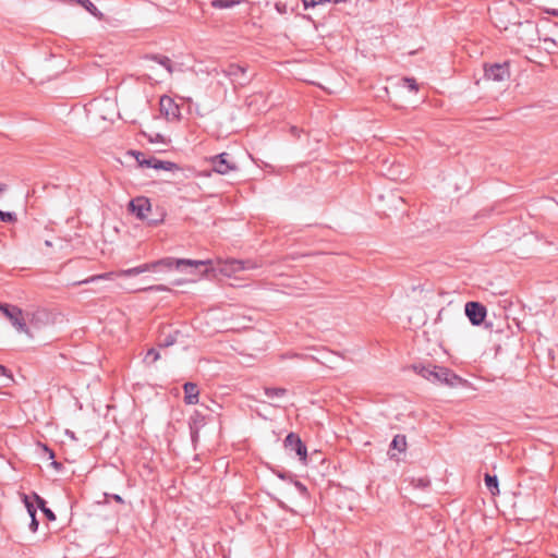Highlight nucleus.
<instances>
[{
	"instance_id": "8",
	"label": "nucleus",
	"mask_w": 558,
	"mask_h": 558,
	"mask_svg": "<svg viewBox=\"0 0 558 558\" xmlns=\"http://www.w3.org/2000/svg\"><path fill=\"white\" fill-rule=\"evenodd\" d=\"M140 274H141L140 266H136V267H133V268L120 270L118 272H106V274H102V275L90 276V277H88V278H86L84 280H81V281L76 282V284H86V283H90V282H94V281L100 280V279H111V278H113V276H117V277H132V276H137Z\"/></svg>"
},
{
	"instance_id": "27",
	"label": "nucleus",
	"mask_w": 558,
	"mask_h": 558,
	"mask_svg": "<svg viewBox=\"0 0 558 558\" xmlns=\"http://www.w3.org/2000/svg\"><path fill=\"white\" fill-rule=\"evenodd\" d=\"M155 60H157L162 66H165L169 73H172V64H171V60L169 58L161 57V58H155Z\"/></svg>"
},
{
	"instance_id": "20",
	"label": "nucleus",
	"mask_w": 558,
	"mask_h": 558,
	"mask_svg": "<svg viewBox=\"0 0 558 558\" xmlns=\"http://www.w3.org/2000/svg\"><path fill=\"white\" fill-rule=\"evenodd\" d=\"M0 376H2L4 378L3 381H2V386L3 387L10 386V384L14 381L13 375L3 365H0Z\"/></svg>"
},
{
	"instance_id": "18",
	"label": "nucleus",
	"mask_w": 558,
	"mask_h": 558,
	"mask_svg": "<svg viewBox=\"0 0 558 558\" xmlns=\"http://www.w3.org/2000/svg\"><path fill=\"white\" fill-rule=\"evenodd\" d=\"M485 484L494 496L499 494L498 481L496 476L486 474Z\"/></svg>"
},
{
	"instance_id": "35",
	"label": "nucleus",
	"mask_w": 558,
	"mask_h": 558,
	"mask_svg": "<svg viewBox=\"0 0 558 558\" xmlns=\"http://www.w3.org/2000/svg\"><path fill=\"white\" fill-rule=\"evenodd\" d=\"M51 465H52L53 468H56L57 470H59V469L61 468V463H59V462H57V461H52V462H51Z\"/></svg>"
},
{
	"instance_id": "12",
	"label": "nucleus",
	"mask_w": 558,
	"mask_h": 558,
	"mask_svg": "<svg viewBox=\"0 0 558 558\" xmlns=\"http://www.w3.org/2000/svg\"><path fill=\"white\" fill-rule=\"evenodd\" d=\"M184 389V401L187 404H196L198 403V395L199 390L196 384L194 383H185L183 386Z\"/></svg>"
},
{
	"instance_id": "7",
	"label": "nucleus",
	"mask_w": 558,
	"mask_h": 558,
	"mask_svg": "<svg viewBox=\"0 0 558 558\" xmlns=\"http://www.w3.org/2000/svg\"><path fill=\"white\" fill-rule=\"evenodd\" d=\"M129 210L135 214L138 219L146 220L148 213L151 210V205L148 198L140 196L130 202Z\"/></svg>"
},
{
	"instance_id": "29",
	"label": "nucleus",
	"mask_w": 558,
	"mask_h": 558,
	"mask_svg": "<svg viewBox=\"0 0 558 558\" xmlns=\"http://www.w3.org/2000/svg\"><path fill=\"white\" fill-rule=\"evenodd\" d=\"M175 342V337L172 335L167 336L160 343V347H170Z\"/></svg>"
},
{
	"instance_id": "24",
	"label": "nucleus",
	"mask_w": 558,
	"mask_h": 558,
	"mask_svg": "<svg viewBox=\"0 0 558 558\" xmlns=\"http://www.w3.org/2000/svg\"><path fill=\"white\" fill-rule=\"evenodd\" d=\"M148 140L150 143H162V144H167L169 141L163 136L161 135L160 133H154V134H149L147 135Z\"/></svg>"
},
{
	"instance_id": "37",
	"label": "nucleus",
	"mask_w": 558,
	"mask_h": 558,
	"mask_svg": "<svg viewBox=\"0 0 558 558\" xmlns=\"http://www.w3.org/2000/svg\"><path fill=\"white\" fill-rule=\"evenodd\" d=\"M45 246H46V247H52V242H51V241H49V240H46V241H45Z\"/></svg>"
},
{
	"instance_id": "26",
	"label": "nucleus",
	"mask_w": 558,
	"mask_h": 558,
	"mask_svg": "<svg viewBox=\"0 0 558 558\" xmlns=\"http://www.w3.org/2000/svg\"><path fill=\"white\" fill-rule=\"evenodd\" d=\"M402 83L404 84V86H407L412 92H417V89H418V86L414 78L404 77V78H402Z\"/></svg>"
},
{
	"instance_id": "39",
	"label": "nucleus",
	"mask_w": 558,
	"mask_h": 558,
	"mask_svg": "<svg viewBox=\"0 0 558 558\" xmlns=\"http://www.w3.org/2000/svg\"><path fill=\"white\" fill-rule=\"evenodd\" d=\"M113 498H114L118 502H122V498H121L119 495H116Z\"/></svg>"
},
{
	"instance_id": "43",
	"label": "nucleus",
	"mask_w": 558,
	"mask_h": 558,
	"mask_svg": "<svg viewBox=\"0 0 558 558\" xmlns=\"http://www.w3.org/2000/svg\"><path fill=\"white\" fill-rule=\"evenodd\" d=\"M441 314H442V310H441V311H439V313H438V318H440V317H441Z\"/></svg>"
},
{
	"instance_id": "17",
	"label": "nucleus",
	"mask_w": 558,
	"mask_h": 558,
	"mask_svg": "<svg viewBox=\"0 0 558 558\" xmlns=\"http://www.w3.org/2000/svg\"><path fill=\"white\" fill-rule=\"evenodd\" d=\"M77 2L95 17L99 20L102 19V13L95 7V4L92 1L77 0Z\"/></svg>"
},
{
	"instance_id": "9",
	"label": "nucleus",
	"mask_w": 558,
	"mask_h": 558,
	"mask_svg": "<svg viewBox=\"0 0 558 558\" xmlns=\"http://www.w3.org/2000/svg\"><path fill=\"white\" fill-rule=\"evenodd\" d=\"M160 112L169 121L180 118V108L174 100L168 96H162L159 101Z\"/></svg>"
},
{
	"instance_id": "34",
	"label": "nucleus",
	"mask_w": 558,
	"mask_h": 558,
	"mask_svg": "<svg viewBox=\"0 0 558 558\" xmlns=\"http://www.w3.org/2000/svg\"><path fill=\"white\" fill-rule=\"evenodd\" d=\"M44 450L45 452L48 454V458L49 459H53L54 458V453L52 450H50L48 447L44 446Z\"/></svg>"
},
{
	"instance_id": "21",
	"label": "nucleus",
	"mask_w": 558,
	"mask_h": 558,
	"mask_svg": "<svg viewBox=\"0 0 558 558\" xmlns=\"http://www.w3.org/2000/svg\"><path fill=\"white\" fill-rule=\"evenodd\" d=\"M287 393L284 388H265V395L270 398H281Z\"/></svg>"
},
{
	"instance_id": "30",
	"label": "nucleus",
	"mask_w": 558,
	"mask_h": 558,
	"mask_svg": "<svg viewBox=\"0 0 558 558\" xmlns=\"http://www.w3.org/2000/svg\"><path fill=\"white\" fill-rule=\"evenodd\" d=\"M25 506L27 508V511L31 517L36 515V509L34 508L33 504L28 501V497L24 496Z\"/></svg>"
},
{
	"instance_id": "22",
	"label": "nucleus",
	"mask_w": 558,
	"mask_h": 558,
	"mask_svg": "<svg viewBox=\"0 0 558 558\" xmlns=\"http://www.w3.org/2000/svg\"><path fill=\"white\" fill-rule=\"evenodd\" d=\"M135 157L141 167L154 168L153 160L156 159L155 157L145 158L142 153H137Z\"/></svg>"
},
{
	"instance_id": "5",
	"label": "nucleus",
	"mask_w": 558,
	"mask_h": 558,
	"mask_svg": "<svg viewBox=\"0 0 558 558\" xmlns=\"http://www.w3.org/2000/svg\"><path fill=\"white\" fill-rule=\"evenodd\" d=\"M3 315L11 322L13 327L19 331L27 335L29 338L33 337L29 328L26 325L23 311L14 305H8L3 308Z\"/></svg>"
},
{
	"instance_id": "3",
	"label": "nucleus",
	"mask_w": 558,
	"mask_h": 558,
	"mask_svg": "<svg viewBox=\"0 0 558 558\" xmlns=\"http://www.w3.org/2000/svg\"><path fill=\"white\" fill-rule=\"evenodd\" d=\"M484 78L486 82L505 84L510 78L509 63H493L484 65Z\"/></svg>"
},
{
	"instance_id": "44",
	"label": "nucleus",
	"mask_w": 558,
	"mask_h": 558,
	"mask_svg": "<svg viewBox=\"0 0 558 558\" xmlns=\"http://www.w3.org/2000/svg\"><path fill=\"white\" fill-rule=\"evenodd\" d=\"M192 438L195 440V438H196V434L195 433L192 434Z\"/></svg>"
},
{
	"instance_id": "13",
	"label": "nucleus",
	"mask_w": 558,
	"mask_h": 558,
	"mask_svg": "<svg viewBox=\"0 0 558 558\" xmlns=\"http://www.w3.org/2000/svg\"><path fill=\"white\" fill-rule=\"evenodd\" d=\"M226 74L230 76L234 82H238L239 84H243L242 76L245 74V68L239 65V64H230L227 70Z\"/></svg>"
},
{
	"instance_id": "31",
	"label": "nucleus",
	"mask_w": 558,
	"mask_h": 558,
	"mask_svg": "<svg viewBox=\"0 0 558 558\" xmlns=\"http://www.w3.org/2000/svg\"><path fill=\"white\" fill-rule=\"evenodd\" d=\"M143 290H153V291H169V288H167L166 286H162V284H158V286H150V287H147V288H144Z\"/></svg>"
},
{
	"instance_id": "15",
	"label": "nucleus",
	"mask_w": 558,
	"mask_h": 558,
	"mask_svg": "<svg viewBox=\"0 0 558 558\" xmlns=\"http://www.w3.org/2000/svg\"><path fill=\"white\" fill-rule=\"evenodd\" d=\"M153 163H154V169H156V170H166V171L179 170V166L171 161H163V160H159L156 158L153 160Z\"/></svg>"
},
{
	"instance_id": "10",
	"label": "nucleus",
	"mask_w": 558,
	"mask_h": 558,
	"mask_svg": "<svg viewBox=\"0 0 558 558\" xmlns=\"http://www.w3.org/2000/svg\"><path fill=\"white\" fill-rule=\"evenodd\" d=\"M465 314L473 325H480L486 316V308L477 302H468L465 304Z\"/></svg>"
},
{
	"instance_id": "2",
	"label": "nucleus",
	"mask_w": 558,
	"mask_h": 558,
	"mask_svg": "<svg viewBox=\"0 0 558 558\" xmlns=\"http://www.w3.org/2000/svg\"><path fill=\"white\" fill-rule=\"evenodd\" d=\"M210 260H193V259H174L172 257H166L153 263H146L140 265L141 274L146 271L156 270L158 268H167L170 269L173 266L177 268L181 267L182 265L192 266V267H198V266H205L209 265Z\"/></svg>"
},
{
	"instance_id": "41",
	"label": "nucleus",
	"mask_w": 558,
	"mask_h": 558,
	"mask_svg": "<svg viewBox=\"0 0 558 558\" xmlns=\"http://www.w3.org/2000/svg\"><path fill=\"white\" fill-rule=\"evenodd\" d=\"M544 41L545 43L550 41V43L555 44L554 39H550V38H545Z\"/></svg>"
},
{
	"instance_id": "14",
	"label": "nucleus",
	"mask_w": 558,
	"mask_h": 558,
	"mask_svg": "<svg viewBox=\"0 0 558 558\" xmlns=\"http://www.w3.org/2000/svg\"><path fill=\"white\" fill-rule=\"evenodd\" d=\"M245 1L246 0H213L210 4L215 9H229Z\"/></svg>"
},
{
	"instance_id": "25",
	"label": "nucleus",
	"mask_w": 558,
	"mask_h": 558,
	"mask_svg": "<svg viewBox=\"0 0 558 558\" xmlns=\"http://www.w3.org/2000/svg\"><path fill=\"white\" fill-rule=\"evenodd\" d=\"M331 2V0H302V3L305 9L314 8L317 4L328 3Z\"/></svg>"
},
{
	"instance_id": "42",
	"label": "nucleus",
	"mask_w": 558,
	"mask_h": 558,
	"mask_svg": "<svg viewBox=\"0 0 558 558\" xmlns=\"http://www.w3.org/2000/svg\"><path fill=\"white\" fill-rule=\"evenodd\" d=\"M420 485L425 486V485H427V483H426V482H424L423 480H420Z\"/></svg>"
},
{
	"instance_id": "40",
	"label": "nucleus",
	"mask_w": 558,
	"mask_h": 558,
	"mask_svg": "<svg viewBox=\"0 0 558 558\" xmlns=\"http://www.w3.org/2000/svg\"><path fill=\"white\" fill-rule=\"evenodd\" d=\"M7 306H8V304H1L0 303V311L3 313V308L7 307Z\"/></svg>"
},
{
	"instance_id": "6",
	"label": "nucleus",
	"mask_w": 558,
	"mask_h": 558,
	"mask_svg": "<svg viewBox=\"0 0 558 558\" xmlns=\"http://www.w3.org/2000/svg\"><path fill=\"white\" fill-rule=\"evenodd\" d=\"M210 165L213 166V171L219 174H227L236 169L234 162L229 159L228 153H221L208 159Z\"/></svg>"
},
{
	"instance_id": "28",
	"label": "nucleus",
	"mask_w": 558,
	"mask_h": 558,
	"mask_svg": "<svg viewBox=\"0 0 558 558\" xmlns=\"http://www.w3.org/2000/svg\"><path fill=\"white\" fill-rule=\"evenodd\" d=\"M0 220L4 222H12L15 220V216L12 213H5L0 210Z\"/></svg>"
},
{
	"instance_id": "16",
	"label": "nucleus",
	"mask_w": 558,
	"mask_h": 558,
	"mask_svg": "<svg viewBox=\"0 0 558 558\" xmlns=\"http://www.w3.org/2000/svg\"><path fill=\"white\" fill-rule=\"evenodd\" d=\"M391 449L404 452L407 449V438L404 435H396L390 445Z\"/></svg>"
},
{
	"instance_id": "11",
	"label": "nucleus",
	"mask_w": 558,
	"mask_h": 558,
	"mask_svg": "<svg viewBox=\"0 0 558 558\" xmlns=\"http://www.w3.org/2000/svg\"><path fill=\"white\" fill-rule=\"evenodd\" d=\"M284 446H286V448H288L292 451H295V453L301 458V460H305L306 447L303 445V442L296 435L289 434L286 437Z\"/></svg>"
},
{
	"instance_id": "32",
	"label": "nucleus",
	"mask_w": 558,
	"mask_h": 558,
	"mask_svg": "<svg viewBox=\"0 0 558 558\" xmlns=\"http://www.w3.org/2000/svg\"><path fill=\"white\" fill-rule=\"evenodd\" d=\"M275 9L277 10L278 13L280 14H284L287 13V4L286 3H282V2H277L275 4Z\"/></svg>"
},
{
	"instance_id": "1",
	"label": "nucleus",
	"mask_w": 558,
	"mask_h": 558,
	"mask_svg": "<svg viewBox=\"0 0 558 558\" xmlns=\"http://www.w3.org/2000/svg\"><path fill=\"white\" fill-rule=\"evenodd\" d=\"M418 374L432 383H441L450 387H453L461 381L459 376L453 374L450 369L441 366H422L418 369Z\"/></svg>"
},
{
	"instance_id": "23",
	"label": "nucleus",
	"mask_w": 558,
	"mask_h": 558,
	"mask_svg": "<svg viewBox=\"0 0 558 558\" xmlns=\"http://www.w3.org/2000/svg\"><path fill=\"white\" fill-rule=\"evenodd\" d=\"M160 359V354L155 349H149L144 357V362L151 364Z\"/></svg>"
},
{
	"instance_id": "36",
	"label": "nucleus",
	"mask_w": 558,
	"mask_h": 558,
	"mask_svg": "<svg viewBox=\"0 0 558 558\" xmlns=\"http://www.w3.org/2000/svg\"><path fill=\"white\" fill-rule=\"evenodd\" d=\"M7 190V185L3 183H0V194Z\"/></svg>"
},
{
	"instance_id": "45",
	"label": "nucleus",
	"mask_w": 558,
	"mask_h": 558,
	"mask_svg": "<svg viewBox=\"0 0 558 558\" xmlns=\"http://www.w3.org/2000/svg\"><path fill=\"white\" fill-rule=\"evenodd\" d=\"M551 13H553L554 15H558V12H557V11H555V10H554Z\"/></svg>"
},
{
	"instance_id": "19",
	"label": "nucleus",
	"mask_w": 558,
	"mask_h": 558,
	"mask_svg": "<svg viewBox=\"0 0 558 558\" xmlns=\"http://www.w3.org/2000/svg\"><path fill=\"white\" fill-rule=\"evenodd\" d=\"M36 502L38 507L41 509V511L45 513L48 520L53 521L56 520L54 513L46 507V501L39 497L38 495H35Z\"/></svg>"
},
{
	"instance_id": "4",
	"label": "nucleus",
	"mask_w": 558,
	"mask_h": 558,
	"mask_svg": "<svg viewBox=\"0 0 558 558\" xmlns=\"http://www.w3.org/2000/svg\"><path fill=\"white\" fill-rule=\"evenodd\" d=\"M258 268V265L253 260H238L230 259L219 263V272L223 276L231 277L241 271L253 270Z\"/></svg>"
},
{
	"instance_id": "33",
	"label": "nucleus",
	"mask_w": 558,
	"mask_h": 558,
	"mask_svg": "<svg viewBox=\"0 0 558 558\" xmlns=\"http://www.w3.org/2000/svg\"><path fill=\"white\" fill-rule=\"evenodd\" d=\"M31 518H32V522H31V525H29V526H31V530H32L33 532H36V531H37V529H38V521L36 520V515H33V517H31Z\"/></svg>"
},
{
	"instance_id": "38",
	"label": "nucleus",
	"mask_w": 558,
	"mask_h": 558,
	"mask_svg": "<svg viewBox=\"0 0 558 558\" xmlns=\"http://www.w3.org/2000/svg\"><path fill=\"white\" fill-rule=\"evenodd\" d=\"M348 0H331L332 3H343V2H347Z\"/></svg>"
}]
</instances>
